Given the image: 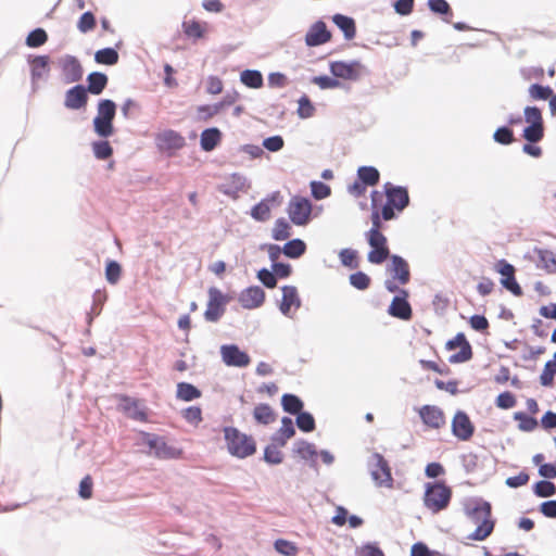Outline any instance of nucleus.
<instances>
[{"instance_id": "1", "label": "nucleus", "mask_w": 556, "mask_h": 556, "mask_svg": "<svg viewBox=\"0 0 556 556\" xmlns=\"http://www.w3.org/2000/svg\"><path fill=\"white\" fill-rule=\"evenodd\" d=\"M462 508L467 520L477 525V528L468 535V539L484 541L489 538L495 527V521L492 518L491 503L482 497L469 496L463 498Z\"/></svg>"}, {"instance_id": "2", "label": "nucleus", "mask_w": 556, "mask_h": 556, "mask_svg": "<svg viewBox=\"0 0 556 556\" xmlns=\"http://www.w3.org/2000/svg\"><path fill=\"white\" fill-rule=\"evenodd\" d=\"M386 201L382 193H371V214L377 213L379 220H391L395 218L396 212H402L409 203L408 191L404 187L387 182L383 186Z\"/></svg>"}, {"instance_id": "3", "label": "nucleus", "mask_w": 556, "mask_h": 556, "mask_svg": "<svg viewBox=\"0 0 556 556\" xmlns=\"http://www.w3.org/2000/svg\"><path fill=\"white\" fill-rule=\"evenodd\" d=\"M371 228L366 233V239L371 250L368 252V261L372 264H382L390 256L387 237L382 233V220L377 213L370 215Z\"/></svg>"}, {"instance_id": "4", "label": "nucleus", "mask_w": 556, "mask_h": 556, "mask_svg": "<svg viewBox=\"0 0 556 556\" xmlns=\"http://www.w3.org/2000/svg\"><path fill=\"white\" fill-rule=\"evenodd\" d=\"M225 440L228 452L238 458L249 457L256 452L253 437L242 433L236 428H225Z\"/></svg>"}, {"instance_id": "5", "label": "nucleus", "mask_w": 556, "mask_h": 556, "mask_svg": "<svg viewBox=\"0 0 556 556\" xmlns=\"http://www.w3.org/2000/svg\"><path fill=\"white\" fill-rule=\"evenodd\" d=\"M142 443L149 448L148 453L161 459L177 458L181 451L169 445L164 437L141 432Z\"/></svg>"}, {"instance_id": "6", "label": "nucleus", "mask_w": 556, "mask_h": 556, "mask_svg": "<svg viewBox=\"0 0 556 556\" xmlns=\"http://www.w3.org/2000/svg\"><path fill=\"white\" fill-rule=\"evenodd\" d=\"M116 105L112 100L105 99L98 103V114L93 119L94 130L101 137H110L113 134V119Z\"/></svg>"}, {"instance_id": "7", "label": "nucleus", "mask_w": 556, "mask_h": 556, "mask_svg": "<svg viewBox=\"0 0 556 556\" xmlns=\"http://www.w3.org/2000/svg\"><path fill=\"white\" fill-rule=\"evenodd\" d=\"M290 220L296 226H305L311 222L312 203L307 198L292 197L287 208Z\"/></svg>"}, {"instance_id": "8", "label": "nucleus", "mask_w": 556, "mask_h": 556, "mask_svg": "<svg viewBox=\"0 0 556 556\" xmlns=\"http://www.w3.org/2000/svg\"><path fill=\"white\" fill-rule=\"evenodd\" d=\"M372 480L380 486H392V473L388 460L379 453H374L369 460Z\"/></svg>"}, {"instance_id": "9", "label": "nucleus", "mask_w": 556, "mask_h": 556, "mask_svg": "<svg viewBox=\"0 0 556 556\" xmlns=\"http://www.w3.org/2000/svg\"><path fill=\"white\" fill-rule=\"evenodd\" d=\"M452 498V489H425L422 496L427 509L437 514L445 509Z\"/></svg>"}, {"instance_id": "10", "label": "nucleus", "mask_w": 556, "mask_h": 556, "mask_svg": "<svg viewBox=\"0 0 556 556\" xmlns=\"http://www.w3.org/2000/svg\"><path fill=\"white\" fill-rule=\"evenodd\" d=\"M229 299L222 293L217 288L208 289V302L204 312V317L207 321H217L225 312V305Z\"/></svg>"}, {"instance_id": "11", "label": "nucleus", "mask_w": 556, "mask_h": 556, "mask_svg": "<svg viewBox=\"0 0 556 556\" xmlns=\"http://www.w3.org/2000/svg\"><path fill=\"white\" fill-rule=\"evenodd\" d=\"M329 67L336 78L345 80H357L365 71L364 65L359 61H333Z\"/></svg>"}, {"instance_id": "12", "label": "nucleus", "mask_w": 556, "mask_h": 556, "mask_svg": "<svg viewBox=\"0 0 556 556\" xmlns=\"http://www.w3.org/2000/svg\"><path fill=\"white\" fill-rule=\"evenodd\" d=\"M446 350H459L457 353L452 354L448 362L452 364L465 363L472 357V349L463 332L457 333L452 340L446 342Z\"/></svg>"}, {"instance_id": "13", "label": "nucleus", "mask_w": 556, "mask_h": 556, "mask_svg": "<svg viewBox=\"0 0 556 556\" xmlns=\"http://www.w3.org/2000/svg\"><path fill=\"white\" fill-rule=\"evenodd\" d=\"M118 408L134 420L142 422L148 421L147 408L142 405L140 400L128 395H119Z\"/></svg>"}, {"instance_id": "14", "label": "nucleus", "mask_w": 556, "mask_h": 556, "mask_svg": "<svg viewBox=\"0 0 556 556\" xmlns=\"http://www.w3.org/2000/svg\"><path fill=\"white\" fill-rule=\"evenodd\" d=\"M452 432L462 441H468L473 435L475 426L465 412L458 410L454 415L452 420Z\"/></svg>"}, {"instance_id": "15", "label": "nucleus", "mask_w": 556, "mask_h": 556, "mask_svg": "<svg viewBox=\"0 0 556 556\" xmlns=\"http://www.w3.org/2000/svg\"><path fill=\"white\" fill-rule=\"evenodd\" d=\"M495 269L503 276L501 279L503 287L509 290L514 295L520 296L522 289L515 279V267L505 260H501L496 263Z\"/></svg>"}, {"instance_id": "16", "label": "nucleus", "mask_w": 556, "mask_h": 556, "mask_svg": "<svg viewBox=\"0 0 556 556\" xmlns=\"http://www.w3.org/2000/svg\"><path fill=\"white\" fill-rule=\"evenodd\" d=\"M155 143L161 151L169 152L181 149L186 141L179 132L167 129L156 135Z\"/></svg>"}, {"instance_id": "17", "label": "nucleus", "mask_w": 556, "mask_h": 556, "mask_svg": "<svg viewBox=\"0 0 556 556\" xmlns=\"http://www.w3.org/2000/svg\"><path fill=\"white\" fill-rule=\"evenodd\" d=\"M220 354L227 366L247 367L251 362L250 356L235 344L223 345Z\"/></svg>"}, {"instance_id": "18", "label": "nucleus", "mask_w": 556, "mask_h": 556, "mask_svg": "<svg viewBox=\"0 0 556 556\" xmlns=\"http://www.w3.org/2000/svg\"><path fill=\"white\" fill-rule=\"evenodd\" d=\"M60 67L66 83H76L83 77L81 64L75 56L66 55L61 59Z\"/></svg>"}, {"instance_id": "19", "label": "nucleus", "mask_w": 556, "mask_h": 556, "mask_svg": "<svg viewBox=\"0 0 556 556\" xmlns=\"http://www.w3.org/2000/svg\"><path fill=\"white\" fill-rule=\"evenodd\" d=\"M419 416L422 422L432 429H440L445 425V415L438 406L424 405L419 409Z\"/></svg>"}, {"instance_id": "20", "label": "nucleus", "mask_w": 556, "mask_h": 556, "mask_svg": "<svg viewBox=\"0 0 556 556\" xmlns=\"http://www.w3.org/2000/svg\"><path fill=\"white\" fill-rule=\"evenodd\" d=\"M279 192H275L271 195L265 198L256 205L251 208V216L257 222H266L270 218L271 208L274 205H278L279 201Z\"/></svg>"}, {"instance_id": "21", "label": "nucleus", "mask_w": 556, "mask_h": 556, "mask_svg": "<svg viewBox=\"0 0 556 556\" xmlns=\"http://www.w3.org/2000/svg\"><path fill=\"white\" fill-rule=\"evenodd\" d=\"M331 39V34L327 29V26L324 22H316L311 26L308 31L305 35V43L308 47H316L328 42Z\"/></svg>"}, {"instance_id": "22", "label": "nucleus", "mask_w": 556, "mask_h": 556, "mask_svg": "<svg viewBox=\"0 0 556 556\" xmlns=\"http://www.w3.org/2000/svg\"><path fill=\"white\" fill-rule=\"evenodd\" d=\"M265 301V292L260 287H250L239 295L242 307L253 309L260 307Z\"/></svg>"}, {"instance_id": "23", "label": "nucleus", "mask_w": 556, "mask_h": 556, "mask_svg": "<svg viewBox=\"0 0 556 556\" xmlns=\"http://www.w3.org/2000/svg\"><path fill=\"white\" fill-rule=\"evenodd\" d=\"M88 101L87 90L81 85H76L65 93L64 105L70 110L85 108Z\"/></svg>"}, {"instance_id": "24", "label": "nucleus", "mask_w": 556, "mask_h": 556, "mask_svg": "<svg viewBox=\"0 0 556 556\" xmlns=\"http://www.w3.org/2000/svg\"><path fill=\"white\" fill-rule=\"evenodd\" d=\"M401 293L403 296L393 298L388 312L393 317L408 320L412 318V307L406 300L407 292L405 290H401Z\"/></svg>"}, {"instance_id": "25", "label": "nucleus", "mask_w": 556, "mask_h": 556, "mask_svg": "<svg viewBox=\"0 0 556 556\" xmlns=\"http://www.w3.org/2000/svg\"><path fill=\"white\" fill-rule=\"evenodd\" d=\"M389 271L400 285H406L410 279V273L407 262L399 255L391 256Z\"/></svg>"}, {"instance_id": "26", "label": "nucleus", "mask_w": 556, "mask_h": 556, "mask_svg": "<svg viewBox=\"0 0 556 556\" xmlns=\"http://www.w3.org/2000/svg\"><path fill=\"white\" fill-rule=\"evenodd\" d=\"M301 301L298 294V290L292 286H285L282 288V301L280 303V311L285 315H289L291 308H299Z\"/></svg>"}, {"instance_id": "27", "label": "nucleus", "mask_w": 556, "mask_h": 556, "mask_svg": "<svg viewBox=\"0 0 556 556\" xmlns=\"http://www.w3.org/2000/svg\"><path fill=\"white\" fill-rule=\"evenodd\" d=\"M222 141V132L218 128H207L202 131L200 144L202 150L210 152L214 150Z\"/></svg>"}, {"instance_id": "28", "label": "nucleus", "mask_w": 556, "mask_h": 556, "mask_svg": "<svg viewBox=\"0 0 556 556\" xmlns=\"http://www.w3.org/2000/svg\"><path fill=\"white\" fill-rule=\"evenodd\" d=\"M88 88L86 89L92 94H100L108 85V76L103 73L93 72L87 77Z\"/></svg>"}, {"instance_id": "29", "label": "nucleus", "mask_w": 556, "mask_h": 556, "mask_svg": "<svg viewBox=\"0 0 556 556\" xmlns=\"http://www.w3.org/2000/svg\"><path fill=\"white\" fill-rule=\"evenodd\" d=\"M332 20L333 23L343 31L346 39H353L355 37L356 27L353 18L342 14H336Z\"/></svg>"}, {"instance_id": "30", "label": "nucleus", "mask_w": 556, "mask_h": 556, "mask_svg": "<svg viewBox=\"0 0 556 556\" xmlns=\"http://www.w3.org/2000/svg\"><path fill=\"white\" fill-rule=\"evenodd\" d=\"M253 416L258 424L269 425L276 420V415L268 404H258L254 407Z\"/></svg>"}, {"instance_id": "31", "label": "nucleus", "mask_w": 556, "mask_h": 556, "mask_svg": "<svg viewBox=\"0 0 556 556\" xmlns=\"http://www.w3.org/2000/svg\"><path fill=\"white\" fill-rule=\"evenodd\" d=\"M357 178L366 186H376L379 182V170L374 166H362L357 169Z\"/></svg>"}, {"instance_id": "32", "label": "nucleus", "mask_w": 556, "mask_h": 556, "mask_svg": "<svg viewBox=\"0 0 556 556\" xmlns=\"http://www.w3.org/2000/svg\"><path fill=\"white\" fill-rule=\"evenodd\" d=\"M177 397L185 402L197 400L201 396V391L193 384L188 382H179L177 384Z\"/></svg>"}, {"instance_id": "33", "label": "nucleus", "mask_w": 556, "mask_h": 556, "mask_svg": "<svg viewBox=\"0 0 556 556\" xmlns=\"http://www.w3.org/2000/svg\"><path fill=\"white\" fill-rule=\"evenodd\" d=\"M539 267L549 274L556 273V254L549 250H538Z\"/></svg>"}, {"instance_id": "34", "label": "nucleus", "mask_w": 556, "mask_h": 556, "mask_svg": "<svg viewBox=\"0 0 556 556\" xmlns=\"http://www.w3.org/2000/svg\"><path fill=\"white\" fill-rule=\"evenodd\" d=\"M306 251V244L301 239H293L288 241L282 249V252L286 256L290 258H299Z\"/></svg>"}, {"instance_id": "35", "label": "nucleus", "mask_w": 556, "mask_h": 556, "mask_svg": "<svg viewBox=\"0 0 556 556\" xmlns=\"http://www.w3.org/2000/svg\"><path fill=\"white\" fill-rule=\"evenodd\" d=\"M281 405L285 412L296 415L302 412L303 402L294 394H283L281 397Z\"/></svg>"}, {"instance_id": "36", "label": "nucleus", "mask_w": 556, "mask_h": 556, "mask_svg": "<svg viewBox=\"0 0 556 556\" xmlns=\"http://www.w3.org/2000/svg\"><path fill=\"white\" fill-rule=\"evenodd\" d=\"M49 58L47 55L36 56L31 61V77L33 80L42 78L49 71Z\"/></svg>"}, {"instance_id": "37", "label": "nucleus", "mask_w": 556, "mask_h": 556, "mask_svg": "<svg viewBox=\"0 0 556 556\" xmlns=\"http://www.w3.org/2000/svg\"><path fill=\"white\" fill-rule=\"evenodd\" d=\"M514 419L518 421V429L525 432H532L539 426L536 418L529 416L523 412H516L514 414Z\"/></svg>"}, {"instance_id": "38", "label": "nucleus", "mask_w": 556, "mask_h": 556, "mask_svg": "<svg viewBox=\"0 0 556 556\" xmlns=\"http://www.w3.org/2000/svg\"><path fill=\"white\" fill-rule=\"evenodd\" d=\"M182 28L187 37L194 39L204 37V34L206 31L205 24H202L194 20L184 22Z\"/></svg>"}, {"instance_id": "39", "label": "nucleus", "mask_w": 556, "mask_h": 556, "mask_svg": "<svg viewBox=\"0 0 556 556\" xmlns=\"http://www.w3.org/2000/svg\"><path fill=\"white\" fill-rule=\"evenodd\" d=\"M291 236V227L285 218H278L271 230L273 239L277 241L287 240Z\"/></svg>"}, {"instance_id": "40", "label": "nucleus", "mask_w": 556, "mask_h": 556, "mask_svg": "<svg viewBox=\"0 0 556 556\" xmlns=\"http://www.w3.org/2000/svg\"><path fill=\"white\" fill-rule=\"evenodd\" d=\"M240 79L249 88H261L263 86V76L258 71L245 70L241 73Z\"/></svg>"}, {"instance_id": "41", "label": "nucleus", "mask_w": 556, "mask_h": 556, "mask_svg": "<svg viewBox=\"0 0 556 556\" xmlns=\"http://www.w3.org/2000/svg\"><path fill=\"white\" fill-rule=\"evenodd\" d=\"M94 60L99 64L114 65L118 62V53L113 48L101 49L96 52Z\"/></svg>"}, {"instance_id": "42", "label": "nucleus", "mask_w": 556, "mask_h": 556, "mask_svg": "<svg viewBox=\"0 0 556 556\" xmlns=\"http://www.w3.org/2000/svg\"><path fill=\"white\" fill-rule=\"evenodd\" d=\"M556 375V359L548 361L544 365L543 371L540 376V382L543 387H552L554 377Z\"/></svg>"}, {"instance_id": "43", "label": "nucleus", "mask_w": 556, "mask_h": 556, "mask_svg": "<svg viewBox=\"0 0 556 556\" xmlns=\"http://www.w3.org/2000/svg\"><path fill=\"white\" fill-rule=\"evenodd\" d=\"M531 100H547L553 94V89L548 86L533 84L528 89Z\"/></svg>"}, {"instance_id": "44", "label": "nucleus", "mask_w": 556, "mask_h": 556, "mask_svg": "<svg viewBox=\"0 0 556 556\" xmlns=\"http://www.w3.org/2000/svg\"><path fill=\"white\" fill-rule=\"evenodd\" d=\"M47 40L48 35L46 30L42 28H36L28 34L26 38V45L30 48H38L45 45Z\"/></svg>"}, {"instance_id": "45", "label": "nucleus", "mask_w": 556, "mask_h": 556, "mask_svg": "<svg viewBox=\"0 0 556 556\" xmlns=\"http://www.w3.org/2000/svg\"><path fill=\"white\" fill-rule=\"evenodd\" d=\"M544 136L543 124L529 125L523 129V138L532 143L539 142Z\"/></svg>"}, {"instance_id": "46", "label": "nucleus", "mask_w": 556, "mask_h": 556, "mask_svg": "<svg viewBox=\"0 0 556 556\" xmlns=\"http://www.w3.org/2000/svg\"><path fill=\"white\" fill-rule=\"evenodd\" d=\"M122 276V267L116 261H109L105 267V278L109 283L115 285Z\"/></svg>"}, {"instance_id": "47", "label": "nucleus", "mask_w": 556, "mask_h": 556, "mask_svg": "<svg viewBox=\"0 0 556 556\" xmlns=\"http://www.w3.org/2000/svg\"><path fill=\"white\" fill-rule=\"evenodd\" d=\"M182 417L187 422L197 427L203 420L202 409L199 406H189L182 410Z\"/></svg>"}, {"instance_id": "48", "label": "nucleus", "mask_w": 556, "mask_h": 556, "mask_svg": "<svg viewBox=\"0 0 556 556\" xmlns=\"http://www.w3.org/2000/svg\"><path fill=\"white\" fill-rule=\"evenodd\" d=\"M534 462L540 465L539 473L546 478V479H553L556 478V463L554 464H541V462L544 459V456L541 454H538L534 456Z\"/></svg>"}, {"instance_id": "49", "label": "nucleus", "mask_w": 556, "mask_h": 556, "mask_svg": "<svg viewBox=\"0 0 556 556\" xmlns=\"http://www.w3.org/2000/svg\"><path fill=\"white\" fill-rule=\"evenodd\" d=\"M296 415V426L300 430L311 432L315 429V419L309 413L301 412Z\"/></svg>"}, {"instance_id": "50", "label": "nucleus", "mask_w": 556, "mask_h": 556, "mask_svg": "<svg viewBox=\"0 0 556 556\" xmlns=\"http://www.w3.org/2000/svg\"><path fill=\"white\" fill-rule=\"evenodd\" d=\"M371 279L363 271L354 273L350 276V283L357 290H366L369 288Z\"/></svg>"}, {"instance_id": "51", "label": "nucleus", "mask_w": 556, "mask_h": 556, "mask_svg": "<svg viewBox=\"0 0 556 556\" xmlns=\"http://www.w3.org/2000/svg\"><path fill=\"white\" fill-rule=\"evenodd\" d=\"M274 546L279 554L285 556H295L298 553L295 544L287 540L279 539L275 541Z\"/></svg>"}, {"instance_id": "52", "label": "nucleus", "mask_w": 556, "mask_h": 556, "mask_svg": "<svg viewBox=\"0 0 556 556\" xmlns=\"http://www.w3.org/2000/svg\"><path fill=\"white\" fill-rule=\"evenodd\" d=\"M96 17L91 12H85L78 20L77 28L81 33H88L96 27Z\"/></svg>"}, {"instance_id": "53", "label": "nucleus", "mask_w": 556, "mask_h": 556, "mask_svg": "<svg viewBox=\"0 0 556 556\" xmlns=\"http://www.w3.org/2000/svg\"><path fill=\"white\" fill-rule=\"evenodd\" d=\"M92 149L96 157L99 160H106L113 153V149L108 141L94 142L92 144Z\"/></svg>"}, {"instance_id": "54", "label": "nucleus", "mask_w": 556, "mask_h": 556, "mask_svg": "<svg viewBox=\"0 0 556 556\" xmlns=\"http://www.w3.org/2000/svg\"><path fill=\"white\" fill-rule=\"evenodd\" d=\"M516 403L517 401L515 395L509 391H505L498 394L495 400L496 406L502 409L513 408L516 405Z\"/></svg>"}, {"instance_id": "55", "label": "nucleus", "mask_w": 556, "mask_h": 556, "mask_svg": "<svg viewBox=\"0 0 556 556\" xmlns=\"http://www.w3.org/2000/svg\"><path fill=\"white\" fill-rule=\"evenodd\" d=\"M341 263L350 268H356L358 266L357 253L352 249H343L340 254Z\"/></svg>"}, {"instance_id": "56", "label": "nucleus", "mask_w": 556, "mask_h": 556, "mask_svg": "<svg viewBox=\"0 0 556 556\" xmlns=\"http://www.w3.org/2000/svg\"><path fill=\"white\" fill-rule=\"evenodd\" d=\"M493 138L501 144H510L514 141V132L508 127H500L495 130Z\"/></svg>"}, {"instance_id": "57", "label": "nucleus", "mask_w": 556, "mask_h": 556, "mask_svg": "<svg viewBox=\"0 0 556 556\" xmlns=\"http://www.w3.org/2000/svg\"><path fill=\"white\" fill-rule=\"evenodd\" d=\"M296 453L304 459H313L317 455L315 445L306 441L298 443Z\"/></svg>"}, {"instance_id": "58", "label": "nucleus", "mask_w": 556, "mask_h": 556, "mask_svg": "<svg viewBox=\"0 0 556 556\" xmlns=\"http://www.w3.org/2000/svg\"><path fill=\"white\" fill-rule=\"evenodd\" d=\"M264 458L269 464H280L282 462V453L279 446L271 444L265 448Z\"/></svg>"}, {"instance_id": "59", "label": "nucleus", "mask_w": 556, "mask_h": 556, "mask_svg": "<svg viewBox=\"0 0 556 556\" xmlns=\"http://www.w3.org/2000/svg\"><path fill=\"white\" fill-rule=\"evenodd\" d=\"M312 194L315 199L321 200L330 195L331 189L328 185L320 181L311 182Z\"/></svg>"}, {"instance_id": "60", "label": "nucleus", "mask_w": 556, "mask_h": 556, "mask_svg": "<svg viewBox=\"0 0 556 556\" xmlns=\"http://www.w3.org/2000/svg\"><path fill=\"white\" fill-rule=\"evenodd\" d=\"M312 81L321 89H334L341 86V83L337 78L329 76H316Z\"/></svg>"}, {"instance_id": "61", "label": "nucleus", "mask_w": 556, "mask_h": 556, "mask_svg": "<svg viewBox=\"0 0 556 556\" xmlns=\"http://www.w3.org/2000/svg\"><path fill=\"white\" fill-rule=\"evenodd\" d=\"M223 103H217L214 105H201L198 108V113L200 118L207 121L211 117L215 116L223 109Z\"/></svg>"}, {"instance_id": "62", "label": "nucleus", "mask_w": 556, "mask_h": 556, "mask_svg": "<svg viewBox=\"0 0 556 556\" xmlns=\"http://www.w3.org/2000/svg\"><path fill=\"white\" fill-rule=\"evenodd\" d=\"M525 119L529 125L543 124L541 110L536 106H527L525 109Z\"/></svg>"}, {"instance_id": "63", "label": "nucleus", "mask_w": 556, "mask_h": 556, "mask_svg": "<svg viewBox=\"0 0 556 556\" xmlns=\"http://www.w3.org/2000/svg\"><path fill=\"white\" fill-rule=\"evenodd\" d=\"M358 556H384L376 543H366L356 549Z\"/></svg>"}, {"instance_id": "64", "label": "nucleus", "mask_w": 556, "mask_h": 556, "mask_svg": "<svg viewBox=\"0 0 556 556\" xmlns=\"http://www.w3.org/2000/svg\"><path fill=\"white\" fill-rule=\"evenodd\" d=\"M428 5L434 13L452 15V9L446 0H429Z\"/></svg>"}]
</instances>
